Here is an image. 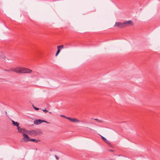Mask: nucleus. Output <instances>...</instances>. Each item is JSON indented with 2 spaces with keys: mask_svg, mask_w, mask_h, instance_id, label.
Returning a JSON list of instances; mask_svg holds the SVG:
<instances>
[{
  "mask_svg": "<svg viewBox=\"0 0 160 160\" xmlns=\"http://www.w3.org/2000/svg\"><path fill=\"white\" fill-rule=\"evenodd\" d=\"M11 70L17 73H31L32 72V70L20 67L12 68H11Z\"/></svg>",
  "mask_w": 160,
  "mask_h": 160,
  "instance_id": "f257e3e1",
  "label": "nucleus"
},
{
  "mask_svg": "<svg viewBox=\"0 0 160 160\" xmlns=\"http://www.w3.org/2000/svg\"><path fill=\"white\" fill-rule=\"evenodd\" d=\"M133 24L131 20H129L122 23L120 22H116L115 25H114V26L119 28H122L130 25H133Z\"/></svg>",
  "mask_w": 160,
  "mask_h": 160,
  "instance_id": "f03ea898",
  "label": "nucleus"
},
{
  "mask_svg": "<svg viewBox=\"0 0 160 160\" xmlns=\"http://www.w3.org/2000/svg\"><path fill=\"white\" fill-rule=\"evenodd\" d=\"M26 132L29 135L33 137L36 136L42 133V132L39 130H27Z\"/></svg>",
  "mask_w": 160,
  "mask_h": 160,
  "instance_id": "7ed1b4c3",
  "label": "nucleus"
},
{
  "mask_svg": "<svg viewBox=\"0 0 160 160\" xmlns=\"http://www.w3.org/2000/svg\"><path fill=\"white\" fill-rule=\"evenodd\" d=\"M64 48V46L62 45H59L57 46L58 50L56 53L55 56H57L59 53L60 51V49H62Z\"/></svg>",
  "mask_w": 160,
  "mask_h": 160,
  "instance_id": "20e7f679",
  "label": "nucleus"
},
{
  "mask_svg": "<svg viewBox=\"0 0 160 160\" xmlns=\"http://www.w3.org/2000/svg\"><path fill=\"white\" fill-rule=\"evenodd\" d=\"M22 136L23 137L22 139L24 140L25 142H27L28 141H26L28 139H30L29 137L27 134L25 133H23Z\"/></svg>",
  "mask_w": 160,
  "mask_h": 160,
  "instance_id": "39448f33",
  "label": "nucleus"
},
{
  "mask_svg": "<svg viewBox=\"0 0 160 160\" xmlns=\"http://www.w3.org/2000/svg\"><path fill=\"white\" fill-rule=\"evenodd\" d=\"M68 119L72 122H79L80 121L76 118H72L69 117Z\"/></svg>",
  "mask_w": 160,
  "mask_h": 160,
  "instance_id": "423d86ee",
  "label": "nucleus"
},
{
  "mask_svg": "<svg viewBox=\"0 0 160 160\" xmlns=\"http://www.w3.org/2000/svg\"><path fill=\"white\" fill-rule=\"evenodd\" d=\"M34 124L35 125H38L42 123L41 120V119H37L35 120L34 121Z\"/></svg>",
  "mask_w": 160,
  "mask_h": 160,
  "instance_id": "0eeeda50",
  "label": "nucleus"
},
{
  "mask_svg": "<svg viewBox=\"0 0 160 160\" xmlns=\"http://www.w3.org/2000/svg\"><path fill=\"white\" fill-rule=\"evenodd\" d=\"M12 123L13 124L14 126H16L17 127V128H19V123L17 122H15L13 120L12 121Z\"/></svg>",
  "mask_w": 160,
  "mask_h": 160,
  "instance_id": "6e6552de",
  "label": "nucleus"
},
{
  "mask_svg": "<svg viewBox=\"0 0 160 160\" xmlns=\"http://www.w3.org/2000/svg\"><path fill=\"white\" fill-rule=\"evenodd\" d=\"M17 129L18 130V132H20L21 133H22L23 132H25L27 131L24 128H21L20 127H19V129L18 128H17Z\"/></svg>",
  "mask_w": 160,
  "mask_h": 160,
  "instance_id": "1a4fd4ad",
  "label": "nucleus"
},
{
  "mask_svg": "<svg viewBox=\"0 0 160 160\" xmlns=\"http://www.w3.org/2000/svg\"><path fill=\"white\" fill-rule=\"evenodd\" d=\"M29 141L33 142H37L38 141H40L39 140H37L36 139H28L26 141Z\"/></svg>",
  "mask_w": 160,
  "mask_h": 160,
  "instance_id": "9d476101",
  "label": "nucleus"
},
{
  "mask_svg": "<svg viewBox=\"0 0 160 160\" xmlns=\"http://www.w3.org/2000/svg\"><path fill=\"white\" fill-rule=\"evenodd\" d=\"M101 138L102 140L105 142L106 143H108V141L104 137L101 136Z\"/></svg>",
  "mask_w": 160,
  "mask_h": 160,
  "instance_id": "9b49d317",
  "label": "nucleus"
},
{
  "mask_svg": "<svg viewBox=\"0 0 160 160\" xmlns=\"http://www.w3.org/2000/svg\"><path fill=\"white\" fill-rule=\"evenodd\" d=\"M60 116H61V117H63V118H66V119H68V118H69V117H66V116H64V115H60Z\"/></svg>",
  "mask_w": 160,
  "mask_h": 160,
  "instance_id": "f8f14e48",
  "label": "nucleus"
},
{
  "mask_svg": "<svg viewBox=\"0 0 160 160\" xmlns=\"http://www.w3.org/2000/svg\"><path fill=\"white\" fill-rule=\"evenodd\" d=\"M32 106H33V107L35 109V110H38L39 109V108H36V107H35V106H33V105Z\"/></svg>",
  "mask_w": 160,
  "mask_h": 160,
  "instance_id": "ddd939ff",
  "label": "nucleus"
},
{
  "mask_svg": "<svg viewBox=\"0 0 160 160\" xmlns=\"http://www.w3.org/2000/svg\"><path fill=\"white\" fill-rule=\"evenodd\" d=\"M94 120L97 121L98 122H102V121L99 120L97 119H95Z\"/></svg>",
  "mask_w": 160,
  "mask_h": 160,
  "instance_id": "4468645a",
  "label": "nucleus"
},
{
  "mask_svg": "<svg viewBox=\"0 0 160 160\" xmlns=\"http://www.w3.org/2000/svg\"><path fill=\"white\" fill-rule=\"evenodd\" d=\"M41 122H42H42H45L46 123H49V122L46 121H45L44 120H41Z\"/></svg>",
  "mask_w": 160,
  "mask_h": 160,
  "instance_id": "2eb2a0df",
  "label": "nucleus"
},
{
  "mask_svg": "<svg viewBox=\"0 0 160 160\" xmlns=\"http://www.w3.org/2000/svg\"><path fill=\"white\" fill-rule=\"evenodd\" d=\"M45 113H46L48 112V111L46 110L45 109L42 110Z\"/></svg>",
  "mask_w": 160,
  "mask_h": 160,
  "instance_id": "dca6fc26",
  "label": "nucleus"
},
{
  "mask_svg": "<svg viewBox=\"0 0 160 160\" xmlns=\"http://www.w3.org/2000/svg\"><path fill=\"white\" fill-rule=\"evenodd\" d=\"M55 157L57 160H58L59 159L58 157L56 155H55Z\"/></svg>",
  "mask_w": 160,
  "mask_h": 160,
  "instance_id": "f3484780",
  "label": "nucleus"
},
{
  "mask_svg": "<svg viewBox=\"0 0 160 160\" xmlns=\"http://www.w3.org/2000/svg\"><path fill=\"white\" fill-rule=\"evenodd\" d=\"M5 71H8V72H10V71H11V69L10 70H5Z\"/></svg>",
  "mask_w": 160,
  "mask_h": 160,
  "instance_id": "a211bd4d",
  "label": "nucleus"
},
{
  "mask_svg": "<svg viewBox=\"0 0 160 160\" xmlns=\"http://www.w3.org/2000/svg\"><path fill=\"white\" fill-rule=\"evenodd\" d=\"M109 151L110 152H114V151L112 150H109Z\"/></svg>",
  "mask_w": 160,
  "mask_h": 160,
  "instance_id": "6ab92c4d",
  "label": "nucleus"
},
{
  "mask_svg": "<svg viewBox=\"0 0 160 160\" xmlns=\"http://www.w3.org/2000/svg\"><path fill=\"white\" fill-rule=\"evenodd\" d=\"M49 113H50V114H51L52 113V112H49Z\"/></svg>",
  "mask_w": 160,
  "mask_h": 160,
  "instance_id": "aec40b11",
  "label": "nucleus"
}]
</instances>
